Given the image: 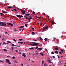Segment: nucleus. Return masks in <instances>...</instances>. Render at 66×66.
I'll return each instance as SVG.
<instances>
[{"mask_svg":"<svg viewBox=\"0 0 66 66\" xmlns=\"http://www.w3.org/2000/svg\"><path fill=\"white\" fill-rule=\"evenodd\" d=\"M32 29L33 30H34V28H32Z\"/></svg>","mask_w":66,"mask_h":66,"instance_id":"nucleus-60","label":"nucleus"},{"mask_svg":"<svg viewBox=\"0 0 66 66\" xmlns=\"http://www.w3.org/2000/svg\"><path fill=\"white\" fill-rule=\"evenodd\" d=\"M25 54H26V53H24L23 54V55H22L23 56H24V57H26L27 56H26V55H25Z\"/></svg>","mask_w":66,"mask_h":66,"instance_id":"nucleus-5","label":"nucleus"},{"mask_svg":"<svg viewBox=\"0 0 66 66\" xmlns=\"http://www.w3.org/2000/svg\"><path fill=\"white\" fill-rule=\"evenodd\" d=\"M7 23L8 26H11L12 27H13V24L12 23L9 22H7Z\"/></svg>","mask_w":66,"mask_h":66,"instance_id":"nucleus-3","label":"nucleus"},{"mask_svg":"<svg viewBox=\"0 0 66 66\" xmlns=\"http://www.w3.org/2000/svg\"><path fill=\"white\" fill-rule=\"evenodd\" d=\"M12 59H15V57L13 56L12 57Z\"/></svg>","mask_w":66,"mask_h":66,"instance_id":"nucleus-42","label":"nucleus"},{"mask_svg":"<svg viewBox=\"0 0 66 66\" xmlns=\"http://www.w3.org/2000/svg\"><path fill=\"white\" fill-rule=\"evenodd\" d=\"M6 61L7 62V63H8L9 62H10V61L8 60V59H6Z\"/></svg>","mask_w":66,"mask_h":66,"instance_id":"nucleus-7","label":"nucleus"},{"mask_svg":"<svg viewBox=\"0 0 66 66\" xmlns=\"http://www.w3.org/2000/svg\"><path fill=\"white\" fill-rule=\"evenodd\" d=\"M19 28H24V26H21L19 27H18Z\"/></svg>","mask_w":66,"mask_h":66,"instance_id":"nucleus-8","label":"nucleus"},{"mask_svg":"<svg viewBox=\"0 0 66 66\" xmlns=\"http://www.w3.org/2000/svg\"><path fill=\"white\" fill-rule=\"evenodd\" d=\"M28 17L26 16V20L28 19Z\"/></svg>","mask_w":66,"mask_h":66,"instance_id":"nucleus-49","label":"nucleus"},{"mask_svg":"<svg viewBox=\"0 0 66 66\" xmlns=\"http://www.w3.org/2000/svg\"><path fill=\"white\" fill-rule=\"evenodd\" d=\"M11 51H13V50H14V48H13V47H11Z\"/></svg>","mask_w":66,"mask_h":66,"instance_id":"nucleus-9","label":"nucleus"},{"mask_svg":"<svg viewBox=\"0 0 66 66\" xmlns=\"http://www.w3.org/2000/svg\"><path fill=\"white\" fill-rule=\"evenodd\" d=\"M2 12L3 13H4V14H6V13H8V12L7 11H2Z\"/></svg>","mask_w":66,"mask_h":66,"instance_id":"nucleus-6","label":"nucleus"},{"mask_svg":"<svg viewBox=\"0 0 66 66\" xmlns=\"http://www.w3.org/2000/svg\"><path fill=\"white\" fill-rule=\"evenodd\" d=\"M54 21H52V23H54Z\"/></svg>","mask_w":66,"mask_h":66,"instance_id":"nucleus-63","label":"nucleus"},{"mask_svg":"<svg viewBox=\"0 0 66 66\" xmlns=\"http://www.w3.org/2000/svg\"><path fill=\"white\" fill-rule=\"evenodd\" d=\"M25 16H30V14H26L25 15Z\"/></svg>","mask_w":66,"mask_h":66,"instance_id":"nucleus-14","label":"nucleus"},{"mask_svg":"<svg viewBox=\"0 0 66 66\" xmlns=\"http://www.w3.org/2000/svg\"><path fill=\"white\" fill-rule=\"evenodd\" d=\"M43 49L42 48H38L37 50H42Z\"/></svg>","mask_w":66,"mask_h":66,"instance_id":"nucleus-10","label":"nucleus"},{"mask_svg":"<svg viewBox=\"0 0 66 66\" xmlns=\"http://www.w3.org/2000/svg\"><path fill=\"white\" fill-rule=\"evenodd\" d=\"M60 50L61 51V52H62V53H63V49H60Z\"/></svg>","mask_w":66,"mask_h":66,"instance_id":"nucleus-20","label":"nucleus"},{"mask_svg":"<svg viewBox=\"0 0 66 66\" xmlns=\"http://www.w3.org/2000/svg\"><path fill=\"white\" fill-rule=\"evenodd\" d=\"M25 27H27V24H25Z\"/></svg>","mask_w":66,"mask_h":66,"instance_id":"nucleus-43","label":"nucleus"},{"mask_svg":"<svg viewBox=\"0 0 66 66\" xmlns=\"http://www.w3.org/2000/svg\"><path fill=\"white\" fill-rule=\"evenodd\" d=\"M59 53L60 54H62V53L61 52H59Z\"/></svg>","mask_w":66,"mask_h":66,"instance_id":"nucleus-31","label":"nucleus"},{"mask_svg":"<svg viewBox=\"0 0 66 66\" xmlns=\"http://www.w3.org/2000/svg\"><path fill=\"white\" fill-rule=\"evenodd\" d=\"M15 14H17L18 13V12H15Z\"/></svg>","mask_w":66,"mask_h":66,"instance_id":"nucleus-62","label":"nucleus"},{"mask_svg":"<svg viewBox=\"0 0 66 66\" xmlns=\"http://www.w3.org/2000/svg\"><path fill=\"white\" fill-rule=\"evenodd\" d=\"M45 30V28H43V31H44Z\"/></svg>","mask_w":66,"mask_h":66,"instance_id":"nucleus-50","label":"nucleus"},{"mask_svg":"<svg viewBox=\"0 0 66 66\" xmlns=\"http://www.w3.org/2000/svg\"><path fill=\"white\" fill-rule=\"evenodd\" d=\"M42 22H41L40 24V25H41V26H42Z\"/></svg>","mask_w":66,"mask_h":66,"instance_id":"nucleus-52","label":"nucleus"},{"mask_svg":"<svg viewBox=\"0 0 66 66\" xmlns=\"http://www.w3.org/2000/svg\"><path fill=\"white\" fill-rule=\"evenodd\" d=\"M0 26H4V27H5V26H6L7 25L5 23H4V22H2V24H0Z\"/></svg>","mask_w":66,"mask_h":66,"instance_id":"nucleus-1","label":"nucleus"},{"mask_svg":"<svg viewBox=\"0 0 66 66\" xmlns=\"http://www.w3.org/2000/svg\"><path fill=\"white\" fill-rule=\"evenodd\" d=\"M13 40H14V42H16L17 41V40L15 39H13Z\"/></svg>","mask_w":66,"mask_h":66,"instance_id":"nucleus-34","label":"nucleus"},{"mask_svg":"<svg viewBox=\"0 0 66 66\" xmlns=\"http://www.w3.org/2000/svg\"><path fill=\"white\" fill-rule=\"evenodd\" d=\"M29 49L30 50H33V49H34V48H33V47H31V48H29Z\"/></svg>","mask_w":66,"mask_h":66,"instance_id":"nucleus-16","label":"nucleus"},{"mask_svg":"<svg viewBox=\"0 0 66 66\" xmlns=\"http://www.w3.org/2000/svg\"><path fill=\"white\" fill-rule=\"evenodd\" d=\"M33 14H35V12H34V11H33Z\"/></svg>","mask_w":66,"mask_h":66,"instance_id":"nucleus-56","label":"nucleus"},{"mask_svg":"<svg viewBox=\"0 0 66 66\" xmlns=\"http://www.w3.org/2000/svg\"><path fill=\"white\" fill-rule=\"evenodd\" d=\"M49 27L48 26H47L46 27H44V29H47Z\"/></svg>","mask_w":66,"mask_h":66,"instance_id":"nucleus-17","label":"nucleus"},{"mask_svg":"<svg viewBox=\"0 0 66 66\" xmlns=\"http://www.w3.org/2000/svg\"><path fill=\"white\" fill-rule=\"evenodd\" d=\"M7 7V9H11L12 8V7Z\"/></svg>","mask_w":66,"mask_h":66,"instance_id":"nucleus-27","label":"nucleus"},{"mask_svg":"<svg viewBox=\"0 0 66 66\" xmlns=\"http://www.w3.org/2000/svg\"><path fill=\"white\" fill-rule=\"evenodd\" d=\"M14 12H17V10H16V9H14Z\"/></svg>","mask_w":66,"mask_h":66,"instance_id":"nucleus-15","label":"nucleus"},{"mask_svg":"<svg viewBox=\"0 0 66 66\" xmlns=\"http://www.w3.org/2000/svg\"><path fill=\"white\" fill-rule=\"evenodd\" d=\"M8 63L9 64H10V65H11V62H8Z\"/></svg>","mask_w":66,"mask_h":66,"instance_id":"nucleus-37","label":"nucleus"},{"mask_svg":"<svg viewBox=\"0 0 66 66\" xmlns=\"http://www.w3.org/2000/svg\"><path fill=\"white\" fill-rule=\"evenodd\" d=\"M40 55H42V56H44V54H43V53H40Z\"/></svg>","mask_w":66,"mask_h":66,"instance_id":"nucleus-23","label":"nucleus"},{"mask_svg":"<svg viewBox=\"0 0 66 66\" xmlns=\"http://www.w3.org/2000/svg\"><path fill=\"white\" fill-rule=\"evenodd\" d=\"M0 62H1V63H4V62L3 61H1V60H0Z\"/></svg>","mask_w":66,"mask_h":66,"instance_id":"nucleus-47","label":"nucleus"},{"mask_svg":"<svg viewBox=\"0 0 66 66\" xmlns=\"http://www.w3.org/2000/svg\"><path fill=\"white\" fill-rule=\"evenodd\" d=\"M4 51H6V52H7V50H5V49H4Z\"/></svg>","mask_w":66,"mask_h":66,"instance_id":"nucleus-29","label":"nucleus"},{"mask_svg":"<svg viewBox=\"0 0 66 66\" xmlns=\"http://www.w3.org/2000/svg\"><path fill=\"white\" fill-rule=\"evenodd\" d=\"M14 31L15 32H17V30H16V29H14Z\"/></svg>","mask_w":66,"mask_h":66,"instance_id":"nucleus-35","label":"nucleus"},{"mask_svg":"<svg viewBox=\"0 0 66 66\" xmlns=\"http://www.w3.org/2000/svg\"><path fill=\"white\" fill-rule=\"evenodd\" d=\"M36 55L38 54V53H36Z\"/></svg>","mask_w":66,"mask_h":66,"instance_id":"nucleus-57","label":"nucleus"},{"mask_svg":"<svg viewBox=\"0 0 66 66\" xmlns=\"http://www.w3.org/2000/svg\"><path fill=\"white\" fill-rule=\"evenodd\" d=\"M19 40H20L21 41V40H23H23L22 39H18Z\"/></svg>","mask_w":66,"mask_h":66,"instance_id":"nucleus-25","label":"nucleus"},{"mask_svg":"<svg viewBox=\"0 0 66 66\" xmlns=\"http://www.w3.org/2000/svg\"><path fill=\"white\" fill-rule=\"evenodd\" d=\"M3 44H6V43H5V42H3Z\"/></svg>","mask_w":66,"mask_h":66,"instance_id":"nucleus-59","label":"nucleus"},{"mask_svg":"<svg viewBox=\"0 0 66 66\" xmlns=\"http://www.w3.org/2000/svg\"><path fill=\"white\" fill-rule=\"evenodd\" d=\"M22 13L23 14V15H24V14H26V12H22Z\"/></svg>","mask_w":66,"mask_h":66,"instance_id":"nucleus-19","label":"nucleus"},{"mask_svg":"<svg viewBox=\"0 0 66 66\" xmlns=\"http://www.w3.org/2000/svg\"><path fill=\"white\" fill-rule=\"evenodd\" d=\"M32 35H34V34H35V32H32Z\"/></svg>","mask_w":66,"mask_h":66,"instance_id":"nucleus-22","label":"nucleus"},{"mask_svg":"<svg viewBox=\"0 0 66 66\" xmlns=\"http://www.w3.org/2000/svg\"><path fill=\"white\" fill-rule=\"evenodd\" d=\"M55 50H56L57 51L58 50V48H57L56 47L55 48Z\"/></svg>","mask_w":66,"mask_h":66,"instance_id":"nucleus-28","label":"nucleus"},{"mask_svg":"<svg viewBox=\"0 0 66 66\" xmlns=\"http://www.w3.org/2000/svg\"><path fill=\"white\" fill-rule=\"evenodd\" d=\"M16 17H19V18H21L22 17H23V16L22 15H20L19 14V15H16Z\"/></svg>","mask_w":66,"mask_h":66,"instance_id":"nucleus-4","label":"nucleus"},{"mask_svg":"<svg viewBox=\"0 0 66 66\" xmlns=\"http://www.w3.org/2000/svg\"><path fill=\"white\" fill-rule=\"evenodd\" d=\"M18 44H23V42H19L18 43Z\"/></svg>","mask_w":66,"mask_h":66,"instance_id":"nucleus-13","label":"nucleus"},{"mask_svg":"<svg viewBox=\"0 0 66 66\" xmlns=\"http://www.w3.org/2000/svg\"><path fill=\"white\" fill-rule=\"evenodd\" d=\"M49 62L50 63H51L52 64H53V62H51L50 61H49Z\"/></svg>","mask_w":66,"mask_h":66,"instance_id":"nucleus-26","label":"nucleus"},{"mask_svg":"<svg viewBox=\"0 0 66 66\" xmlns=\"http://www.w3.org/2000/svg\"><path fill=\"white\" fill-rule=\"evenodd\" d=\"M39 38H40V39L41 38H42L41 37H39Z\"/></svg>","mask_w":66,"mask_h":66,"instance_id":"nucleus-64","label":"nucleus"},{"mask_svg":"<svg viewBox=\"0 0 66 66\" xmlns=\"http://www.w3.org/2000/svg\"><path fill=\"white\" fill-rule=\"evenodd\" d=\"M55 53H57V54H59V53L57 51H55Z\"/></svg>","mask_w":66,"mask_h":66,"instance_id":"nucleus-12","label":"nucleus"},{"mask_svg":"<svg viewBox=\"0 0 66 66\" xmlns=\"http://www.w3.org/2000/svg\"><path fill=\"white\" fill-rule=\"evenodd\" d=\"M16 23V22H13V24H15V23Z\"/></svg>","mask_w":66,"mask_h":66,"instance_id":"nucleus-45","label":"nucleus"},{"mask_svg":"<svg viewBox=\"0 0 66 66\" xmlns=\"http://www.w3.org/2000/svg\"><path fill=\"white\" fill-rule=\"evenodd\" d=\"M30 45V46H34V44H31Z\"/></svg>","mask_w":66,"mask_h":66,"instance_id":"nucleus-24","label":"nucleus"},{"mask_svg":"<svg viewBox=\"0 0 66 66\" xmlns=\"http://www.w3.org/2000/svg\"><path fill=\"white\" fill-rule=\"evenodd\" d=\"M44 66H47V65L46 63H45L44 64Z\"/></svg>","mask_w":66,"mask_h":66,"instance_id":"nucleus-44","label":"nucleus"},{"mask_svg":"<svg viewBox=\"0 0 66 66\" xmlns=\"http://www.w3.org/2000/svg\"><path fill=\"white\" fill-rule=\"evenodd\" d=\"M14 47H20V45H14Z\"/></svg>","mask_w":66,"mask_h":66,"instance_id":"nucleus-11","label":"nucleus"},{"mask_svg":"<svg viewBox=\"0 0 66 66\" xmlns=\"http://www.w3.org/2000/svg\"><path fill=\"white\" fill-rule=\"evenodd\" d=\"M32 40L33 41H34L35 42H37V40H36L34 39H33Z\"/></svg>","mask_w":66,"mask_h":66,"instance_id":"nucleus-21","label":"nucleus"},{"mask_svg":"<svg viewBox=\"0 0 66 66\" xmlns=\"http://www.w3.org/2000/svg\"><path fill=\"white\" fill-rule=\"evenodd\" d=\"M36 49H38V46H36L35 48Z\"/></svg>","mask_w":66,"mask_h":66,"instance_id":"nucleus-41","label":"nucleus"},{"mask_svg":"<svg viewBox=\"0 0 66 66\" xmlns=\"http://www.w3.org/2000/svg\"><path fill=\"white\" fill-rule=\"evenodd\" d=\"M32 44H34V46H37L39 44V43H35V42H31Z\"/></svg>","mask_w":66,"mask_h":66,"instance_id":"nucleus-2","label":"nucleus"},{"mask_svg":"<svg viewBox=\"0 0 66 66\" xmlns=\"http://www.w3.org/2000/svg\"><path fill=\"white\" fill-rule=\"evenodd\" d=\"M52 57H53V58H54V59H55V56H52Z\"/></svg>","mask_w":66,"mask_h":66,"instance_id":"nucleus-48","label":"nucleus"},{"mask_svg":"<svg viewBox=\"0 0 66 66\" xmlns=\"http://www.w3.org/2000/svg\"><path fill=\"white\" fill-rule=\"evenodd\" d=\"M21 52H20L19 53V54H21Z\"/></svg>","mask_w":66,"mask_h":66,"instance_id":"nucleus-61","label":"nucleus"},{"mask_svg":"<svg viewBox=\"0 0 66 66\" xmlns=\"http://www.w3.org/2000/svg\"><path fill=\"white\" fill-rule=\"evenodd\" d=\"M24 30V28H23L22 29V31H23Z\"/></svg>","mask_w":66,"mask_h":66,"instance_id":"nucleus-54","label":"nucleus"},{"mask_svg":"<svg viewBox=\"0 0 66 66\" xmlns=\"http://www.w3.org/2000/svg\"><path fill=\"white\" fill-rule=\"evenodd\" d=\"M21 12H24V10H22L21 11Z\"/></svg>","mask_w":66,"mask_h":66,"instance_id":"nucleus-36","label":"nucleus"},{"mask_svg":"<svg viewBox=\"0 0 66 66\" xmlns=\"http://www.w3.org/2000/svg\"><path fill=\"white\" fill-rule=\"evenodd\" d=\"M40 40H43V39L42 38H41V39H40Z\"/></svg>","mask_w":66,"mask_h":66,"instance_id":"nucleus-53","label":"nucleus"},{"mask_svg":"<svg viewBox=\"0 0 66 66\" xmlns=\"http://www.w3.org/2000/svg\"><path fill=\"white\" fill-rule=\"evenodd\" d=\"M5 34H7V32H5Z\"/></svg>","mask_w":66,"mask_h":66,"instance_id":"nucleus-58","label":"nucleus"},{"mask_svg":"<svg viewBox=\"0 0 66 66\" xmlns=\"http://www.w3.org/2000/svg\"><path fill=\"white\" fill-rule=\"evenodd\" d=\"M2 22H0V24H2Z\"/></svg>","mask_w":66,"mask_h":66,"instance_id":"nucleus-55","label":"nucleus"},{"mask_svg":"<svg viewBox=\"0 0 66 66\" xmlns=\"http://www.w3.org/2000/svg\"><path fill=\"white\" fill-rule=\"evenodd\" d=\"M29 17H30V19H32V17L30 16H29Z\"/></svg>","mask_w":66,"mask_h":66,"instance_id":"nucleus-33","label":"nucleus"},{"mask_svg":"<svg viewBox=\"0 0 66 66\" xmlns=\"http://www.w3.org/2000/svg\"><path fill=\"white\" fill-rule=\"evenodd\" d=\"M11 44V45H12V47H14V44Z\"/></svg>","mask_w":66,"mask_h":66,"instance_id":"nucleus-38","label":"nucleus"},{"mask_svg":"<svg viewBox=\"0 0 66 66\" xmlns=\"http://www.w3.org/2000/svg\"><path fill=\"white\" fill-rule=\"evenodd\" d=\"M15 51L16 52H18V51L17 50H15Z\"/></svg>","mask_w":66,"mask_h":66,"instance_id":"nucleus-46","label":"nucleus"},{"mask_svg":"<svg viewBox=\"0 0 66 66\" xmlns=\"http://www.w3.org/2000/svg\"><path fill=\"white\" fill-rule=\"evenodd\" d=\"M7 43H11V42L10 41H7Z\"/></svg>","mask_w":66,"mask_h":66,"instance_id":"nucleus-40","label":"nucleus"},{"mask_svg":"<svg viewBox=\"0 0 66 66\" xmlns=\"http://www.w3.org/2000/svg\"><path fill=\"white\" fill-rule=\"evenodd\" d=\"M28 19L29 20V21H28V22H30V21H31V20L30 19V18H28Z\"/></svg>","mask_w":66,"mask_h":66,"instance_id":"nucleus-18","label":"nucleus"},{"mask_svg":"<svg viewBox=\"0 0 66 66\" xmlns=\"http://www.w3.org/2000/svg\"><path fill=\"white\" fill-rule=\"evenodd\" d=\"M0 14L1 16H2V13H0Z\"/></svg>","mask_w":66,"mask_h":66,"instance_id":"nucleus-39","label":"nucleus"},{"mask_svg":"<svg viewBox=\"0 0 66 66\" xmlns=\"http://www.w3.org/2000/svg\"><path fill=\"white\" fill-rule=\"evenodd\" d=\"M47 38H45V39H44V40H45V41L46 42L47 41Z\"/></svg>","mask_w":66,"mask_h":66,"instance_id":"nucleus-32","label":"nucleus"},{"mask_svg":"<svg viewBox=\"0 0 66 66\" xmlns=\"http://www.w3.org/2000/svg\"><path fill=\"white\" fill-rule=\"evenodd\" d=\"M51 54H54V53L53 52H52L51 53Z\"/></svg>","mask_w":66,"mask_h":66,"instance_id":"nucleus-51","label":"nucleus"},{"mask_svg":"<svg viewBox=\"0 0 66 66\" xmlns=\"http://www.w3.org/2000/svg\"><path fill=\"white\" fill-rule=\"evenodd\" d=\"M44 63H45V61H44V60H43L42 61V63L43 64H44Z\"/></svg>","mask_w":66,"mask_h":66,"instance_id":"nucleus-30","label":"nucleus"}]
</instances>
